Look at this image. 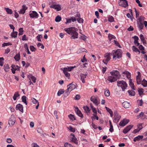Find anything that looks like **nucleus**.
<instances>
[{"label":"nucleus","mask_w":147,"mask_h":147,"mask_svg":"<svg viewBox=\"0 0 147 147\" xmlns=\"http://www.w3.org/2000/svg\"><path fill=\"white\" fill-rule=\"evenodd\" d=\"M64 30L67 33L71 36V39H74L78 38V34L76 31L74 27L65 28Z\"/></svg>","instance_id":"f257e3e1"},{"label":"nucleus","mask_w":147,"mask_h":147,"mask_svg":"<svg viewBox=\"0 0 147 147\" xmlns=\"http://www.w3.org/2000/svg\"><path fill=\"white\" fill-rule=\"evenodd\" d=\"M111 76H109L108 78V80L112 82L116 81L117 79H119L121 76L119 71L117 70L111 72Z\"/></svg>","instance_id":"f03ea898"},{"label":"nucleus","mask_w":147,"mask_h":147,"mask_svg":"<svg viewBox=\"0 0 147 147\" xmlns=\"http://www.w3.org/2000/svg\"><path fill=\"white\" fill-rule=\"evenodd\" d=\"M112 53L113 56V59H116V58L119 59L121 57L122 51L120 49H118L116 51L113 50Z\"/></svg>","instance_id":"7ed1b4c3"},{"label":"nucleus","mask_w":147,"mask_h":147,"mask_svg":"<svg viewBox=\"0 0 147 147\" xmlns=\"http://www.w3.org/2000/svg\"><path fill=\"white\" fill-rule=\"evenodd\" d=\"M117 85L118 87L121 88L123 91H124L127 87V84L126 82L123 80H118L117 81Z\"/></svg>","instance_id":"20e7f679"},{"label":"nucleus","mask_w":147,"mask_h":147,"mask_svg":"<svg viewBox=\"0 0 147 147\" xmlns=\"http://www.w3.org/2000/svg\"><path fill=\"white\" fill-rule=\"evenodd\" d=\"M29 15L30 17L32 18H37L38 16V13L34 11H30Z\"/></svg>","instance_id":"39448f33"},{"label":"nucleus","mask_w":147,"mask_h":147,"mask_svg":"<svg viewBox=\"0 0 147 147\" xmlns=\"http://www.w3.org/2000/svg\"><path fill=\"white\" fill-rule=\"evenodd\" d=\"M105 59L102 61L105 64H107L108 61L110 60V54L106 53L105 56Z\"/></svg>","instance_id":"423d86ee"},{"label":"nucleus","mask_w":147,"mask_h":147,"mask_svg":"<svg viewBox=\"0 0 147 147\" xmlns=\"http://www.w3.org/2000/svg\"><path fill=\"white\" fill-rule=\"evenodd\" d=\"M15 118L14 115H11L8 121V123L10 125H13L15 123Z\"/></svg>","instance_id":"0eeeda50"},{"label":"nucleus","mask_w":147,"mask_h":147,"mask_svg":"<svg viewBox=\"0 0 147 147\" xmlns=\"http://www.w3.org/2000/svg\"><path fill=\"white\" fill-rule=\"evenodd\" d=\"M68 90H70V92L75 89L76 88V84H73L72 83H70L67 86Z\"/></svg>","instance_id":"6e6552de"},{"label":"nucleus","mask_w":147,"mask_h":147,"mask_svg":"<svg viewBox=\"0 0 147 147\" xmlns=\"http://www.w3.org/2000/svg\"><path fill=\"white\" fill-rule=\"evenodd\" d=\"M50 7L57 10V11H59L61 9L59 5L53 4L50 5Z\"/></svg>","instance_id":"1a4fd4ad"},{"label":"nucleus","mask_w":147,"mask_h":147,"mask_svg":"<svg viewBox=\"0 0 147 147\" xmlns=\"http://www.w3.org/2000/svg\"><path fill=\"white\" fill-rule=\"evenodd\" d=\"M129 122V119H124L121 121L119 123V125L121 127H123L126 125Z\"/></svg>","instance_id":"9d476101"},{"label":"nucleus","mask_w":147,"mask_h":147,"mask_svg":"<svg viewBox=\"0 0 147 147\" xmlns=\"http://www.w3.org/2000/svg\"><path fill=\"white\" fill-rule=\"evenodd\" d=\"M133 126V125H128L123 130V132L125 134H126L131 129Z\"/></svg>","instance_id":"9b49d317"},{"label":"nucleus","mask_w":147,"mask_h":147,"mask_svg":"<svg viewBox=\"0 0 147 147\" xmlns=\"http://www.w3.org/2000/svg\"><path fill=\"white\" fill-rule=\"evenodd\" d=\"M16 110H19L22 113L23 112V105L20 104H18L16 105Z\"/></svg>","instance_id":"f8f14e48"},{"label":"nucleus","mask_w":147,"mask_h":147,"mask_svg":"<svg viewBox=\"0 0 147 147\" xmlns=\"http://www.w3.org/2000/svg\"><path fill=\"white\" fill-rule=\"evenodd\" d=\"M90 100L96 106L98 105L99 103V102L97 100L94 96H91L90 98Z\"/></svg>","instance_id":"ddd939ff"},{"label":"nucleus","mask_w":147,"mask_h":147,"mask_svg":"<svg viewBox=\"0 0 147 147\" xmlns=\"http://www.w3.org/2000/svg\"><path fill=\"white\" fill-rule=\"evenodd\" d=\"M61 69L63 70L65 76L66 77H68V79H69L70 74L69 73L67 72L68 71L67 70V67H64L63 69L61 68Z\"/></svg>","instance_id":"4468645a"},{"label":"nucleus","mask_w":147,"mask_h":147,"mask_svg":"<svg viewBox=\"0 0 147 147\" xmlns=\"http://www.w3.org/2000/svg\"><path fill=\"white\" fill-rule=\"evenodd\" d=\"M70 135L73 136L71 138V141L76 144H77L78 143V140L75 135L73 134H71Z\"/></svg>","instance_id":"2eb2a0df"},{"label":"nucleus","mask_w":147,"mask_h":147,"mask_svg":"<svg viewBox=\"0 0 147 147\" xmlns=\"http://www.w3.org/2000/svg\"><path fill=\"white\" fill-rule=\"evenodd\" d=\"M114 114L115 119V120H117V122H118L120 119L121 116L118 114L117 112V111L115 112Z\"/></svg>","instance_id":"dca6fc26"},{"label":"nucleus","mask_w":147,"mask_h":147,"mask_svg":"<svg viewBox=\"0 0 147 147\" xmlns=\"http://www.w3.org/2000/svg\"><path fill=\"white\" fill-rule=\"evenodd\" d=\"M122 105L125 108H127L130 106V104L127 102H124L122 103Z\"/></svg>","instance_id":"f3484780"},{"label":"nucleus","mask_w":147,"mask_h":147,"mask_svg":"<svg viewBox=\"0 0 147 147\" xmlns=\"http://www.w3.org/2000/svg\"><path fill=\"white\" fill-rule=\"evenodd\" d=\"M143 138V136L139 135L137 136L134 139V142H136L137 141H139L141 140H142Z\"/></svg>","instance_id":"a211bd4d"},{"label":"nucleus","mask_w":147,"mask_h":147,"mask_svg":"<svg viewBox=\"0 0 147 147\" xmlns=\"http://www.w3.org/2000/svg\"><path fill=\"white\" fill-rule=\"evenodd\" d=\"M122 74H123L125 75L127 78L129 79L131 76L130 73L127 71H124L122 72Z\"/></svg>","instance_id":"6ab92c4d"},{"label":"nucleus","mask_w":147,"mask_h":147,"mask_svg":"<svg viewBox=\"0 0 147 147\" xmlns=\"http://www.w3.org/2000/svg\"><path fill=\"white\" fill-rule=\"evenodd\" d=\"M137 24L139 30H140L142 29L144 27L143 23L142 22H137Z\"/></svg>","instance_id":"aec40b11"},{"label":"nucleus","mask_w":147,"mask_h":147,"mask_svg":"<svg viewBox=\"0 0 147 147\" xmlns=\"http://www.w3.org/2000/svg\"><path fill=\"white\" fill-rule=\"evenodd\" d=\"M76 109L77 110V111H76L77 114L79 116L82 118L83 116V114H82L81 111L79 110L78 108L77 107L76 108Z\"/></svg>","instance_id":"412c9836"},{"label":"nucleus","mask_w":147,"mask_h":147,"mask_svg":"<svg viewBox=\"0 0 147 147\" xmlns=\"http://www.w3.org/2000/svg\"><path fill=\"white\" fill-rule=\"evenodd\" d=\"M129 85L131 88L134 90H135L134 88V83L132 82V80L131 79H130L129 80Z\"/></svg>","instance_id":"4be33fe9"},{"label":"nucleus","mask_w":147,"mask_h":147,"mask_svg":"<svg viewBox=\"0 0 147 147\" xmlns=\"http://www.w3.org/2000/svg\"><path fill=\"white\" fill-rule=\"evenodd\" d=\"M139 126L138 127V129H135L133 131V133L134 134H136L138 132L142 129V127H140V126H142V124H139Z\"/></svg>","instance_id":"5701e85b"},{"label":"nucleus","mask_w":147,"mask_h":147,"mask_svg":"<svg viewBox=\"0 0 147 147\" xmlns=\"http://www.w3.org/2000/svg\"><path fill=\"white\" fill-rule=\"evenodd\" d=\"M4 69L6 72H7L9 69V65L8 64H5L4 65Z\"/></svg>","instance_id":"b1692460"},{"label":"nucleus","mask_w":147,"mask_h":147,"mask_svg":"<svg viewBox=\"0 0 147 147\" xmlns=\"http://www.w3.org/2000/svg\"><path fill=\"white\" fill-rule=\"evenodd\" d=\"M132 49L136 53L138 52L139 54H140V51L135 46H133L132 47Z\"/></svg>","instance_id":"393cba45"},{"label":"nucleus","mask_w":147,"mask_h":147,"mask_svg":"<svg viewBox=\"0 0 147 147\" xmlns=\"http://www.w3.org/2000/svg\"><path fill=\"white\" fill-rule=\"evenodd\" d=\"M26 98V96H23L22 97V102L25 103V104L27 105V102Z\"/></svg>","instance_id":"a878e982"},{"label":"nucleus","mask_w":147,"mask_h":147,"mask_svg":"<svg viewBox=\"0 0 147 147\" xmlns=\"http://www.w3.org/2000/svg\"><path fill=\"white\" fill-rule=\"evenodd\" d=\"M65 91L63 89H61L59 90L57 93V95L58 96H60L61 94H63Z\"/></svg>","instance_id":"bb28decb"},{"label":"nucleus","mask_w":147,"mask_h":147,"mask_svg":"<svg viewBox=\"0 0 147 147\" xmlns=\"http://www.w3.org/2000/svg\"><path fill=\"white\" fill-rule=\"evenodd\" d=\"M128 92L129 94L131 96H134L135 95V92L133 90H128Z\"/></svg>","instance_id":"cd10ccee"},{"label":"nucleus","mask_w":147,"mask_h":147,"mask_svg":"<svg viewBox=\"0 0 147 147\" xmlns=\"http://www.w3.org/2000/svg\"><path fill=\"white\" fill-rule=\"evenodd\" d=\"M68 117L71 120L73 121L74 120H76V118L72 114H70L68 115Z\"/></svg>","instance_id":"c85d7f7f"},{"label":"nucleus","mask_w":147,"mask_h":147,"mask_svg":"<svg viewBox=\"0 0 147 147\" xmlns=\"http://www.w3.org/2000/svg\"><path fill=\"white\" fill-rule=\"evenodd\" d=\"M70 90H68V88L65 90V93L64 94V97H67L69 94Z\"/></svg>","instance_id":"c756f323"},{"label":"nucleus","mask_w":147,"mask_h":147,"mask_svg":"<svg viewBox=\"0 0 147 147\" xmlns=\"http://www.w3.org/2000/svg\"><path fill=\"white\" fill-rule=\"evenodd\" d=\"M142 84L144 87H146L147 86V81L144 79L142 81Z\"/></svg>","instance_id":"7c9ffc66"},{"label":"nucleus","mask_w":147,"mask_h":147,"mask_svg":"<svg viewBox=\"0 0 147 147\" xmlns=\"http://www.w3.org/2000/svg\"><path fill=\"white\" fill-rule=\"evenodd\" d=\"M24 47L25 49L27 50V52L28 54H30V52L29 51V49L28 47V44L27 43H25L24 45Z\"/></svg>","instance_id":"2f4dec72"},{"label":"nucleus","mask_w":147,"mask_h":147,"mask_svg":"<svg viewBox=\"0 0 147 147\" xmlns=\"http://www.w3.org/2000/svg\"><path fill=\"white\" fill-rule=\"evenodd\" d=\"M18 34V32H17L16 31H14L12 33H11V36L12 37H14L15 38H16Z\"/></svg>","instance_id":"473e14b6"},{"label":"nucleus","mask_w":147,"mask_h":147,"mask_svg":"<svg viewBox=\"0 0 147 147\" xmlns=\"http://www.w3.org/2000/svg\"><path fill=\"white\" fill-rule=\"evenodd\" d=\"M141 76H136V81L137 83L138 84H140L141 80H140Z\"/></svg>","instance_id":"72a5a7b5"},{"label":"nucleus","mask_w":147,"mask_h":147,"mask_svg":"<svg viewBox=\"0 0 147 147\" xmlns=\"http://www.w3.org/2000/svg\"><path fill=\"white\" fill-rule=\"evenodd\" d=\"M105 94L107 96H109L110 95L109 91V90H106L105 91Z\"/></svg>","instance_id":"f704fd0d"},{"label":"nucleus","mask_w":147,"mask_h":147,"mask_svg":"<svg viewBox=\"0 0 147 147\" xmlns=\"http://www.w3.org/2000/svg\"><path fill=\"white\" fill-rule=\"evenodd\" d=\"M20 96L18 92H16L13 96V98L14 100H16V99L17 98Z\"/></svg>","instance_id":"c9c22d12"},{"label":"nucleus","mask_w":147,"mask_h":147,"mask_svg":"<svg viewBox=\"0 0 147 147\" xmlns=\"http://www.w3.org/2000/svg\"><path fill=\"white\" fill-rule=\"evenodd\" d=\"M15 60L16 61H18L20 59V55L19 53L18 54H16L14 57Z\"/></svg>","instance_id":"e433bc0d"},{"label":"nucleus","mask_w":147,"mask_h":147,"mask_svg":"<svg viewBox=\"0 0 147 147\" xmlns=\"http://www.w3.org/2000/svg\"><path fill=\"white\" fill-rule=\"evenodd\" d=\"M6 12L8 14H11L12 13V11L11 9L8 8H5Z\"/></svg>","instance_id":"4c0bfd02"},{"label":"nucleus","mask_w":147,"mask_h":147,"mask_svg":"<svg viewBox=\"0 0 147 147\" xmlns=\"http://www.w3.org/2000/svg\"><path fill=\"white\" fill-rule=\"evenodd\" d=\"M125 1H123V3L120 5L123 7H126L128 6V4L127 3V4L125 2Z\"/></svg>","instance_id":"58836bf2"},{"label":"nucleus","mask_w":147,"mask_h":147,"mask_svg":"<svg viewBox=\"0 0 147 147\" xmlns=\"http://www.w3.org/2000/svg\"><path fill=\"white\" fill-rule=\"evenodd\" d=\"M61 17L59 16H56L55 19V21L56 22H59L61 20Z\"/></svg>","instance_id":"ea45409f"},{"label":"nucleus","mask_w":147,"mask_h":147,"mask_svg":"<svg viewBox=\"0 0 147 147\" xmlns=\"http://www.w3.org/2000/svg\"><path fill=\"white\" fill-rule=\"evenodd\" d=\"M83 108L86 111L88 112H90V110L89 107L87 106H84Z\"/></svg>","instance_id":"a19ab883"},{"label":"nucleus","mask_w":147,"mask_h":147,"mask_svg":"<svg viewBox=\"0 0 147 147\" xmlns=\"http://www.w3.org/2000/svg\"><path fill=\"white\" fill-rule=\"evenodd\" d=\"M36 38L38 41L41 42V40L40 38H42V36L41 34H38Z\"/></svg>","instance_id":"79ce46f5"},{"label":"nucleus","mask_w":147,"mask_h":147,"mask_svg":"<svg viewBox=\"0 0 147 147\" xmlns=\"http://www.w3.org/2000/svg\"><path fill=\"white\" fill-rule=\"evenodd\" d=\"M144 20V17L143 16H140L138 18V21L137 22H142V21Z\"/></svg>","instance_id":"37998d69"},{"label":"nucleus","mask_w":147,"mask_h":147,"mask_svg":"<svg viewBox=\"0 0 147 147\" xmlns=\"http://www.w3.org/2000/svg\"><path fill=\"white\" fill-rule=\"evenodd\" d=\"M108 37L109 40H111L112 38H115V36L110 34H109Z\"/></svg>","instance_id":"c03bdc74"},{"label":"nucleus","mask_w":147,"mask_h":147,"mask_svg":"<svg viewBox=\"0 0 147 147\" xmlns=\"http://www.w3.org/2000/svg\"><path fill=\"white\" fill-rule=\"evenodd\" d=\"M108 20L111 22L114 21V18L112 16H110L109 17Z\"/></svg>","instance_id":"a18cd8bd"},{"label":"nucleus","mask_w":147,"mask_h":147,"mask_svg":"<svg viewBox=\"0 0 147 147\" xmlns=\"http://www.w3.org/2000/svg\"><path fill=\"white\" fill-rule=\"evenodd\" d=\"M4 58L3 57H0V65L3 66V64Z\"/></svg>","instance_id":"49530a36"},{"label":"nucleus","mask_w":147,"mask_h":147,"mask_svg":"<svg viewBox=\"0 0 147 147\" xmlns=\"http://www.w3.org/2000/svg\"><path fill=\"white\" fill-rule=\"evenodd\" d=\"M15 66L14 65H12L11 66L12 68L11 69V70L12 71V73L13 74L15 73V70H16L17 69L16 68V69H15L13 68V67H14Z\"/></svg>","instance_id":"de8ad7c7"},{"label":"nucleus","mask_w":147,"mask_h":147,"mask_svg":"<svg viewBox=\"0 0 147 147\" xmlns=\"http://www.w3.org/2000/svg\"><path fill=\"white\" fill-rule=\"evenodd\" d=\"M31 100L32 102L34 104L38 103V102H39L37 100L34 98H32L31 99Z\"/></svg>","instance_id":"09e8293b"},{"label":"nucleus","mask_w":147,"mask_h":147,"mask_svg":"<svg viewBox=\"0 0 147 147\" xmlns=\"http://www.w3.org/2000/svg\"><path fill=\"white\" fill-rule=\"evenodd\" d=\"M11 44L10 43V42H7V43H5L4 42L3 44H2V46L3 47H4L5 46H7L8 45H11Z\"/></svg>","instance_id":"8fccbe9b"},{"label":"nucleus","mask_w":147,"mask_h":147,"mask_svg":"<svg viewBox=\"0 0 147 147\" xmlns=\"http://www.w3.org/2000/svg\"><path fill=\"white\" fill-rule=\"evenodd\" d=\"M76 66H74V67H68L67 68V70L68 71H71L75 67H76Z\"/></svg>","instance_id":"3c124183"},{"label":"nucleus","mask_w":147,"mask_h":147,"mask_svg":"<svg viewBox=\"0 0 147 147\" xmlns=\"http://www.w3.org/2000/svg\"><path fill=\"white\" fill-rule=\"evenodd\" d=\"M107 111L110 114L111 117H112L113 115V113L111 109L109 108Z\"/></svg>","instance_id":"603ef678"},{"label":"nucleus","mask_w":147,"mask_h":147,"mask_svg":"<svg viewBox=\"0 0 147 147\" xmlns=\"http://www.w3.org/2000/svg\"><path fill=\"white\" fill-rule=\"evenodd\" d=\"M69 129L71 131L73 132H75L76 131L75 128H73L71 126H69Z\"/></svg>","instance_id":"864d4df0"},{"label":"nucleus","mask_w":147,"mask_h":147,"mask_svg":"<svg viewBox=\"0 0 147 147\" xmlns=\"http://www.w3.org/2000/svg\"><path fill=\"white\" fill-rule=\"evenodd\" d=\"M31 78L34 83L36 82V78L34 76H32Z\"/></svg>","instance_id":"5fc2aeb1"},{"label":"nucleus","mask_w":147,"mask_h":147,"mask_svg":"<svg viewBox=\"0 0 147 147\" xmlns=\"http://www.w3.org/2000/svg\"><path fill=\"white\" fill-rule=\"evenodd\" d=\"M65 147H73L72 145L67 143H66L65 144Z\"/></svg>","instance_id":"6e6d98bb"},{"label":"nucleus","mask_w":147,"mask_h":147,"mask_svg":"<svg viewBox=\"0 0 147 147\" xmlns=\"http://www.w3.org/2000/svg\"><path fill=\"white\" fill-rule=\"evenodd\" d=\"M77 20L78 21V22L79 23H83V19L80 18H78L77 19Z\"/></svg>","instance_id":"4d7b16f0"},{"label":"nucleus","mask_w":147,"mask_h":147,"mask_svg":"<svg viewBox=\"0 0 147 147\" xmlns=\"http://www.w3.org/2000/svg\"><path fill=\"white\" fill-rule=\"evenodd\" d=\"M143 90V89L142 88H140L138 90V92L140 96H141V95L143 93V91H142Z\"/></svg>","instance_id":"13d9d810"},{"label":"nucleus","mask_w":147,"mask_h":147,"mask_svg":"<svg viewBox=\"0 0 147 147\" xmlns=\"http://www.w3.org/2000/svg\"><path fill=\"white\" fill-rule=\"evenodd\" d=\"M19 12L20 14H24L25 12V9L22 8L20 10Z\"/></svg>","instance_id":"bf43d9fd"},{"label":"nucleus","mask_w":147,"mask_h":147,"mask_svg":"<svg viewBox=\"0 0 147 147\" xmlns=\"http://www.w3.org/2000/svg\"><path fill=\"white\" fill-rule=\"evenodd\" d=\"M71 18L67 19L66 22H65V24H67L71 23Z\"/></svg>","instance_id":"052dcab7"},{"label":"nucleus","mask_w":147,"mask_h":147,"mask_svg":"<svg viewBox=\"0 0 147 147\" xmlns=\"http://www.w3.org/2000/svg\"><path fill=\"white\" fill-rule=\"evenodd\" d=\"M37 46L38 47H40V46H41V48L42 49H43L44 48V45L42 44L39 42L37 44Z\"/></svg>","instance_id":"680f3d73"},{"label":"nucleus","mask_w":147,"mask_h":147,"mask_svg":"<svg viewBox=\"0 0 147 147\" xmlns=\"http://www.w3.org/2000/svg\"><path fill=\"white\" fill-rule=\"evenodd\" d=\"M114 41L115 42V44L117 46L119 47V48L121 47L120 46L119 43L117 41L115 40H114Z\"/></svg>","instance_id":"e2e57ef3"},{"label":"nucleus","mask_w":147,"mask_h":147,"mask_svg":"<svg viewBox=\"0 0 147 147\" xmlns=\"http://www.w3.org/2000/svg\"><path fill=\"white\" fill-rule=\"evenodd\" d=\"M30 49L31 51H35L36 49L33 46H30Z\"/></svg>","instance_id":"0e129e2a"},{"label":"nucleus","mask_w":147,"mask_h":147,"mask_svg":"<svg viewBox=\"0 0 147 147\" xmlns=\"http://www.w3.org/2000/svg\"><path fill=\"white\" fill-rule=\"evenodd\" d=\"M80 98V96L79 94H77L76 95L74 99L76 100H79Z\"/></svg>","instance_id":"69168bd1"},{"label":"nucleus","mask_w":147,"mask_h":147,"mask_svg":"<svg viewBox=\"0 0 147 147\" xmlns=\"http://www.w3.org/2000/svg\"><path fill=\"white\" fill-rule=\"evenodd\" d=\"M139 49L141 50H144V47L142 46V45H139Z\"/></svg>","instance_id":"338daca9"},{"label":"nucleus","mask_w":147,"mask_h":147,"mask_svg":"<svg viewBox=\"0 0 147 147\" xmlns=\"http://www.w3.org/2000/svg\"><path fill=\"white\" fill-rule=\"evenodd\" d=\"M32 146L33 147H39V146L36 143H34L32 144Z\"/></svg>","instance_id":"774afa93"}]
</instances>
